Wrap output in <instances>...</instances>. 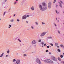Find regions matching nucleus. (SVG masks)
<instances>
[{
  "instance_id": "1",
  "label": "nucleus",
  "mask_w": 64,
  "mask_h": 64,
  "mask_svg": "<svg viewBox=\"0 0 64 64\" xmlns=\"http://www.w3.org/2000/svg\"><path fill=\"white\" fill-rule=\"evenodd\" d=\"M39 8L40 10L44 11L47 9V6L45 3H42L39 5Z\"/></svg>"
},
{
  "instance_id": "2",
  "label": "nucleus",
  "mask_w": 64,
  "mask_h": 64,
  "mask_svg": "<svg viewBox=\"0 0 64 64\" xmlns=\"http://www.w3.org/2000/svg\"><path fill=\"white\" fill-rule=\"evenodd\" d=\"M45 63H53V62L51 60L49 59H47L46 60L44 61Z\"/></svg>"
},
{
  "instance_id": "3",
  "label": "nucleus",
  "mask_w": 64,
  "mask_h": 64,
  "mask_svg": "<svg viewBox=\"0 0 64 64\" xmlns=\"http://www.w3.org/2000/svg\"><path fill=\"white\" fill-rule=\"evenodd\" d=\"M46 32H43L41 34L40 36L41 37H43L44 36L45 34H46Z\"/></svg>"
},
{
  "instance_id": "4",
  "label": "nucleus",
  "mask_w": 64,
  "mask_h": 64,
  "mask_svg": "<svg viewBox=\"0 0 64 64\" xmlns=\"http://www.w3.org/2000/svg\"><path fill=\"white\" fill-rule=\"evenodd\" d=\"M36 61L37 63H39V64H41V62L39 59L37 58L36 59Z\"/></svg>"
},
{
  "instance_id": "5",
  "label": "nucleus",
  "mask_w": 64,
  "mask_h": 64,
  "mask_svg": "<svg viewBox=\"0 0 64 64\" xmlns=\"http://www.w3.org/2000/svg\"><path fill=\"white\" fill-rule=\"evenodd\" d=\"M27 18L26 16L24 15L22 16V19H26Z\"/></svg>"
},
{
  "instance_id": "6",
  "label": "nucleus",
  "mask_w": 64,
  "mask_h": 64,
  "mask_svg": "<svg viewBox=\"0 0 64 64\" xmlns=\"http://www.w3.org/2000/svg\"><path fill=\"white\" fill-rule=\"evenodd\" d=\"M52 59L54 60V61H57V59L56 58H55L54 57H53L52 58Z\"/></svg>"
},
{
  "instance_id": "7",
  "label": "nucleus",
  "mask_w": 64,
  "mask_h": 64,
  "mask_svg": "<svg viewBox=\"0 0 64 64\" xmlns=\"http://www.w3.org/2000/svg\"><path fill=\"white\" fill-rule=\"evenodd\" d=\"M32 43L33 44H36V42L35 40H33L32 42Z\"/></svg>"
},
{
  "instance_id": "8",
  "label": "nucleus",
  "mask_w": 64,
  "mask_h": 64,
  "mask_svg": "<svg viewBox=\"0 0 64 64\" xmlns=\"http://www.w3.org/2000/svg\"><path fill=\"white\" fill-rule=\"evenodd\" d=\"M31 9L32 10V11L34 10V9H35L34 7L32 6L31 8Z\"/></svg>"
},
{
  "instance_id": "9",
  "label": "nucleus",
  "mask_w": 64,
  "mask_h": 64,
  "mask_svg": "<svg viewBox=\"0 0 64 64\" xmlns=\"http://www.w3.org/2000/svg\"><path fill=\"white\" fill-rule=\"evenodd\" d=\"M20 61L19 60H18L16 62V63L18 64L20 63Z\"/></svg>"
},
{
  "instance_id": "10",
  "label": "nucleus",
  "mask_w": 64,
  "mask_h": 64,
  "mask_svg": "<svg viewBox=\"0 0 64 64\" xmlns=\"http://www.w3.org/2000/svg\"><path fill=\"white\" fill-rule=\"evenodd\" d=\"M58 45V44L57 43H55V46H57Z\"/></svg>"
},
{
  "instance_id": "11",
  "label": "nucleus",
  "mask_w": 64,
  "mask_h": 64,
  "mask_svg": "<svg viewBox=\"0 0 64 64\" xmlns=\"http://www.w3.org/2000/svg\"><path fill=\"white\" fill-rule=\"evenodd\" d=\"M51 5V2H49L48 4V6H50Z\"/></svg>"
},
{
  "instance_id": "12",
  "label": "nucleus",
  "mask_w": 64,
  "mask_h": 64,
  "mask_svg": "<svg viewBox=\"0 0 64 64\" xmlns=\"http://www.w3.org/2000/svg\"><path fill=\"white\" fill-rule=\"evenodd\" d=\"M10 22H14V19H12V20H10Z\"/></svg>"
},
{
  "instance_id": "13",
  "label": "nucleus",
  "mask_w": 64,
  "mask_h": 64,
  "mask_svg": "<svg viewBox=\"0 0 64 64\" xmlns=\"http://www.w3.org/2000/svg\"><path fill=\"white\" fill-rule=\"evenodd\" d=\"M7 52L8 53H9V52H10V50H8V51H7Z\"/></svg>"
},
{
  "instance_id": "14",
  "label": "nucleus",
  "mask_w": 64,
  "mask_h": 64,
  "mask_svg": "<svg viewBox=\"0 0 64 64\" xmlns=\"http://www.w3.org/2000/svg\"><path fill=\"white\" fill-rule=\"evenodd\" d=\"M49 8H51V5L48 6Z\"/></svg>"
},
{
  "instance_id": "15",
  "label": "nucleus",
  "mask_w": 64,
  "mask_h": 64,
  "mask_svg": "<svg viewBox=\"0 0 64 64\" xmlns=\"http://www.w3.org/2000/svg\"><path fill=\"white\" fill-rule=\"evenodd\" d=\"M58 52H61V50H60V49H58Z\"/></svg>"
},
{
  "instance_id": "16",
  "label": "nucleus",
  "mask_w": 64,
  "mask_h": 64,
  "mask_svg": "<svg viewBox=\"0 0 64 64\" xmlns=\"http://www.w3.org/2000/svg\"><path fill=\"white\" fill-rule=\"evenodd\" d=\"M60 6L61 8H62V4H60Z\"/></svg>"
},
{
  "instance_id": "17",
  "label": "nucleus",
  "mask_w": 64,
  "mask_h": 64,
  "mask_svg": "<svg viewBox=\"0 0 64 64\" xmlns=\"http://www.w3.org/2000/svg\"><path fill=\"white\" fill-rule=\"evenodd\" d=\"M60 47H62H62H63V46H64L63 45V44H61L60 45Z\"/></svg>"
},
{
  "instance_id": "18",
  "label": "nucleus",
  "mask_w": 64,
  "mask_h": 64,
  "mask_svg": "<svg viewBox=\"0 0 64 64\" xmlns=\"http://www.w3.org/2000/svg\"><path fill=\"white\" fill-rule=\"evenodd\" d=\"M58 60H59L60 61V60H61V59H60V58H58Z\"/></svg>"
},
{
  "instance_id": "19",
  "label": "nucleus",
  "mask_w": 64,
  "mask_h": 64,
  "mask_svg": "<svg viewBox=\"0 0 64 64\" xmlns=\"http://www.w3.org/2000/svg\"><path fill=\"white\" fill-rule=\"evenodd\" d=\"M35 23L37 25H38V22H36Z\"/></svg>"
},
{
  "instance_id": "20",
  "label": "nucleus",
  "mask_w": 64,
  "mask_h": 64,
  "mask_svg": "<svg viewBox=\"0 0 64 64\" xmlns=\"http://www.w3.org/2000/svg\"><path fill=\"white\" fill-rule=\"evenodd\" d=\"M12 61L13 62H15V61H16V60H15V59L13 60Z\"/></svg>"
},
{
  "instance_id": "21",
  "label": "nucleus",
  "mask_w": 64,
  "mask_h": 64,
  "mask_svg": "<svg viewBox=\"0 0 64 64\" xmlns=\"http://www.w3.org/2000/svg\"><path fill=\"white\" fill-rule=\"evenodd\" d=\"M56 0H54V3H55V2H56Z\"/></svg>"
},
{
  "instance_id": "22",
  "label": "nucleus",
  "mask_w": 64,
  "mask_h": 64,
  "mask_svg": "<svg viewBox=\"0 0 64 64\" xmlns=\"http://www.w3.org/2000/svg\"><path fill=\"white\" fill-rule=\"evenodd\" d=\"M40 44H42V45H44V42H42L40 43Z\"/></svg>"
},
{
  "instance_id": "23",
  "label": "nucleus",
  "mask_w": 64,
  "mask_h": 64,
  "mask_svg": "<svg viewBox=\"0 0 64 64\" xmlns=\"http://www.w3.org/2000/svg\"><path fill=\"white\" fill-rule=\"evenodd\" d=\"M16 21H17L18 22H19V21H20V20L17 19L16 20Z\"/></svg>"
},
{
  "instance_id": "24",
  "label": "nucleus",
  "mask_w": 64,
  "mask_h": 64,
  "mask_svg": "<svg viewBox=\"0 0 64 64\" xmlns=\"http://www.w3.org/2000/svg\"><path fill=\"white\" fill-rule=\"evenodd\" d=\"M54 25L56 26H57V25H56V24H55V23H54Z\"/></svg>"
},
{
  "instance_id": "25",
  "label": "nucleus",
  "mask_w": 64,
  "mask_h": 64,
  "mask_svg": "<svg viewBox=\"0 0 64 64\" xmlns=\"http://www.w3.org/2000/svg\"><path fill=\"white\" fill-rule=\"evenodd\" d=\"M58 31L59 34H60V31L59 30H58Z\"/></svg>"
},
{
  "instance_id": "26",
  "label": "nucleus",
  "mask_w": 64,
  "mask_h": 64,
  "mask_svg": "<svg viewBox=\"0 0 64 64\" xmlns=\"http://www.w3.org/2000/svg\"><path fill=\"white\" fill-rule=\"evenodd\" d=\"M3 54H2L1 56H0V57H2L3 56Z\"/></svg>"
},
{
  "instance_id": "27",
  "label": "nucleus",
  "mask_w": 64,
  "mask_h": 64,
  "mask_svg": "<svg viewBox=\"0 0 64 64\" xmlns=\"http://www.w3.org/2000/svg\"><path fill=\"white\" fill-rule=\"evenodd\" d=\"M24 57H25V56H27V54H24Z\"/></svg>"
},
{
  "instance_id": "28",
  "label": "nucleus",
  "mask_w": 64,
  "mask_h": 64,
  "mask_svg": "<svg viewBox=\"0 0 64 64\" xmlns=\"http://www.w3.org/2000/svg\"><path fill=\"white\" fill-rule=\"evenodd\" d=\"M41 40H38V42H41Z\"/></svg>"
},
{
  "instance_id": "29",
  "label": "nucleus",
  "mask_w": 64,
  "mask_h": 64,
  "mask_svg": "<svg viewBox=\"0 0 64 64\" xmlns=\"http://www.w3.org/2000/svg\"><path fill=\"white\" fill-rule=\"evenodd\" d=\"M18 40L19 41V42H21V41L20 40V39H18Z\"/></svg>"
},
{
  "instance_id": "30",
  "label": "nucleus",
  "mask_w": 64,
  "mask_h": 64,
  "mask_svg": "<svg viewBox=\"0 0 64 64\" xmlns=\"http://www.w3.org/2000/svg\"><path fill=\"white\" fill-rule=\"evenodd\" d=\"M31 28L32 29H34V27L32 26H31Z\"/></svg>"
},
{
  "instance_id": "31",
  "label": "nucleus",
  "mask_w": 64,
  "mask_h": 64,
  "mask_svg": "<svg viewBox=\"0 0 64 64\" xmlns=\"http://www.w3.org/2000/svg\"><path fill=\"white\" fill-rule=\"evenodd\" d=\"M50 44V45H51V46H53V44Z\"/></svg>"
},
{
  "instance_id": "32",
  "label": "nucleus",
  "mask_w": 64,
  "mask_h": 64,
  "mask_svg": "<svg viewBox=\"0 0 64 64\" xmlns=\"http://www.w3.org/2000/svg\"><path fill=\"white\" fill-rule=\"evenodd\" d=\"M60 56L61 58H63V55H61Z\"/></svg>"
},
{
  "instance_id": "33",
  "label": "nucleus",
  "mask_w": 64,
  "mask_h": 64,
  "mask_svg": "<svg viewBox=\"0 0 64 64\" xmlns=\"http://www.w3.org/2000/svg\"><path fill=\"white\" fill-rule=\"evenodd\" d=\"M42 24H45V23L43 22H42Z\"/></svg>"
},
{
  "instance_id": "34",
  "label": "nucleus",
  "mask_w": 64,
  "mask_h": 64,
  "mask_svg": "<svg viewBox=\"0 0 64 64\" xmlns=\"http://www.w3.org/2000/svg\"><path fill=\"white\" fill-rule=\"evenodd\" d=\"M60 3H62V4L63 3V2H62V1H60Z\"/></svg>"
},
{
  "instance_id": "35",
  "label": "nucleus",
  "mask_w": 64,
  "mask_h": 64,
  "mask_svg": "<svg viewBox=\"0 0 64 64\" xmlns=\"http://www.w3.org/2000/svg\"><path fill=\"white\" fill-rule=\"evenodd\" d=\"M46 44H44V46H46Z\"/></svg>"
},
{
  "instance_id": "36",
  "label": "nucleus",
  "mask_w": 64,
  "mask_h": 64,
  "mask_svg": "<svg viewBox=\"0 0 64 64\" xmlns=\"http://www.w3.org/2000/svg\"><path fill=\"white\" fill-rule=\"evenodd\" d=\"M9 27H12L11 24H10L9 25Z\"/></svg>"
},
{
  "instance_id": "37",
  "label": "nucleus",
  "mask_w": 64,
  "mask_h": 64,
  "mask_svg": "<svg viewBox=\"0 0 64 64\" xmlns=\"http://www.w3.org/2000/svg\"><path fill=\"white\" fill-rule=\"evenodd\" d=\"M6 12H4V16L5 15V13H6Z\"/></svg>"
},
{
  "instance_id": "38",
  "label": "nucleus",
  "mask_w": 64,
  "mask_h": 64,
  "mask_svg": "<svg viewBox=\"0 0 64 64\" xmlns=\"http://www.w3.org/2000/svg\"><path fill=\"white\" fill-rule=\"evenodd\" d=\"M48 51V50H46V52H47Z\"/></svg>"
},
{
  "instance_id": "39",
  "label": "nucleus",
  "mask_w": 64,
  "mask_h": 64,
  "mask_svg": "<svg viewBox=\"0 0 64 64\" xmlns=\"http://www.w3.org/2000/svg\"><path fill=\"white\" fill-rule=\"evenodd\" d=\"M16 2H15L14 3V5H15V4H16Z\"/></svg>"
},
{
  "instance_id": "40",
  "label": "nucleus",
  "mask_w": 64,
  "mask_h": 64,
  "mask_svg": "<svg viewBox=\"0 0 64 64\" xmlns=\"http://www.w3.org/2000/svg\"><path fill=\"white\" fill-rule=\"evenodd\" d=\"M47 37V38H48V39H50V37Z\"/></svg>"
},
{
  "instance_id": "41",
  "label": "nucleus",
  "mask_w": 64,
  "mask_h": 64,
  "mask_svg": "<svg viewBox=\"0 0 64 64\" xmlns=\"http://www.w3.org/2000/svg\"><path fill=\"white\" fill-rule=\"evenodd\" d=\"M56 13H57V14H58V12H57V11L56 10Z\"/></svg>"
},
{
  "instance_id": "42",
  "label": "nucleus",
  "mask_w": 64,
  "mask_h": 64,
  "mask_svg": "<svg viewBox=\"0 0 64 64\" xmlns=\"http://www.w3.org/2000/svg\"><path fill=\"white\" fill-rule=\"evenodd\" d=\"M27 17H29V15H28L27 16Z\"/></svg>"
},
{
  "instance_id": "43",
  "label": "nucleus",
  "mask_w": 64,
  "mask_h": 64,
  "mask_svg": "<svg viewBox=\"0 0 64 64\" xmlns=\"http://www.w3.org/2000/svg\"><path fill=\"white\" fill-rule=\"evenodd\" d=\"M47 48H49V46H47Z\"/></svg>"
},
{
  "instance_id": "44",
  "label": "nucleus",
  "mask_w": 64,
  "mask_h": 64,
  "mask_svg": "<svg viewBox=\"0 0 64 64\" xmlns=\"http://www.w3.org/2000/svg\"><path fill=\"white\" fill-rule=\"evenodd\" d=\"M50 38H52V36H50Z\"/></svg>"
},
{
  "instance_id": "45",
  "label": "nucleus",
  "mask_w": 64,
  "mask_h": 64,
  "mask_svg": "<svg viewBox=\"0 0 64 64\" xmlns=\"http://www.w3.org/2000/svg\"><path fill=\"white\" fill-rule=\"evenodd\" d=\"M62 63H63V64H64V62L63 61H62Z\"/></svg>"
},
{
  "instance_id": "46",
  "label": "nucleus",
  "mask_w": 64,
  "mask_h": 64,
  "mask_svg": "<svg viewBox=\"0 0 64 64\" xmlns=\"http://www.w3.org/2000/svg\"><path fill=\"white\" fill-rule=\"evenodd\" d=\"M60 47V46H57L58 48H59Z\"/></svg>"
},
{
  "instance_id": "47",
  "label": "nucleus",
  "mask_w": 64,
  "mask_h": 64,
  "mask_svg": "<svg viewBox=\"0 0 64 64\" xmlns=\"http://www.w3.org/2000/svg\"><path fill=\"white\" fill-rule=\"evenodd\" d=\"M49 54H51V52H49Z\"/></svg>"
},
{
  "instance_id": "48",
  "label": "nucleus",
  "mask_w": 64,
  "mask_h": 64,
  "mask_svg": "<svg viewBox=\"0 0 64 64\" xmlns=\"http://www.w3.org/2000/svg\"><path fill=\"white\" fill-rule=\"evenodd\" d=\"M8 55H6V57H8Z\"/></svg>"
},
{
  "instance_id": "49",
  "label": "nucleus",
  "mask_w": 64,
  "mask_h": 64,
  "mask_svg": "<svg viewBox=\"0 0 64 64\" xmlns=\"http://www.w3.org/2000/svg\"><path fill=\"white\" fill-rule=\"evenodd\" d=\"M26 23H28V21H26Z\"/></svg>"
},
{
  "instance_id": "50",
  "label": "nucleus",
  "mask_w": 64,
  "mask_h": 64,
  "mask_svg": "<svg viewBox=\"0 0 64 64\" xmlns=\"http://www.w3.org/2000/svg\"><path fill=\"white\" fill-rule=\"evenodd\" d=\"M59 3L60 4H61V3H60V2H59Z\"/></svg>"
},
{
  "instance_id": "51",
  "label": "nucleus",
  "mask_w": 64,
  "mask_h": 64,
  "mask_svg": "<svg viewBox=\"0 0 64 64\" xmlns=\"http://www.w3.org/2000/svg\"><path fill=\"white\" fill-rule=\"evenodd\" d=\"M7 0H5V2H6V1H7Z\"/></svg>"
},
{
  "instance_id": "52",
  "label": "nucleus",
  "mask_w": 64,
  "mask_h": 64,
  "mask_svg": "<svg viewBox=\"0 0 64 64\" xmlns=\"http://www.w3.org/2000/svg\"><path fill=\"white\" fill-rule=\"evenodd\" d=\"M14 16H15V15H16L14 14Z\"/></svg>"
},
{
  "instance_id": "53",
  "label": "nucleus",
  "mask_w": 64,
  "mask_h": 64,
  "mask_svg": "<svg viewBox=\"0 0 64 64\" xmlns=\"http://www.w3.org/2000/svg\"><path fill=\"white\" fill-rule=\"evenodd\" d=\"M62 48H64V46H63Z\"/></svg>"
},
{
  "instance_id": "54",
  "label": "nucleus",
  "mask_w": 64,
  "mask_h": 64,
  "mask_svg": "<svg viewBox=\"0 0 64 64\" xmlns=\"http://www.w3.org/2000/svg\"><path fill=\"white\" fill-rule=\"evenodd\" d=\"M8 28H10V26H9Z\"/></svg>"
},
{
  "instance_id": "55",
  "label": "nucleus",
  "mask_w": 64,
  "mask_h": 64,
  "mask_svg": "<svg viewBox=\"0 0 64 64\" xmlns=\"http://www.w3.org/2000/svg\"><path fill=\"white\" fill-rule=\"evenodd\" d=\"M56 20H57V18H56Z\"/></svg>"
},
{
  "instance_id": "56",
  "label": "nucleus",
  "mask_w": 64,
  "mask_h": 64,
  "mask_svg": "<svg viewBox=\"0 0 64 64\" xmlns=\"http://www.w3.org/2000/svg\"><path fill=\"white\" fill-rule=\"evenodd\" d=\"M63 55H64V53L63 54Z\"/></svg>"
},
{
  "instance_id": "57",
  "label": "nucleus",
  "mask_w": 64,
  "mask_h": 64,
  "mask_svg": "<svg viewBox=\"0 0 64 64\" xmlns=\"http://www.w3.org/2000/svg\"><path fill=\"white\" fill-rule=\"evenodd\" d=\"M42 46V47H43L44 46Z\"/></svg>"
},
{
  "instance_id": "58",
  "label": "nucleus",
  "mask_w": 64,
  "mask_h": 64,
  "mask_svg": "<svg viewBox=\"0 0 64 64\" xmlns=\"http://www.w3.org/2000/svg\"><path fill=\"white\" fill-rule=\"evenodd\" d=\"M16 1H18V0H16Z\"/></svg>"
},
{
  "instance_id": "59",
  "label": "nucleus",
  "mask_w": 64,
  "mask_h": 64,
  "mask_svg": "<svg viewBox=\"0 0 64 64\" xmlns=\"http://www.w3.org/2000/svg\"><path fill=\"white\" fill-rule=\"evenodd\" d=\"M58 14H59V12H58Z\"/></svg>"
},
{
  "instance_id": "60",
  "label": "nucleus",
  "mask_w": 64,
  "mask_h": 64,
  "mask_svg": "<svg viewBox=\"0 0 64 64\" xmlns=\"http://www.w3.org/2000/svg\"><path fill=\"white\" fill-rule=\"evenodd\" d=\"M34 46H36V45H34Z\"/></svg>"
},
{
  "instance_id": "61",
  "label": "nucleus",
  "mask_w": 64,
  "mask_h": 64,
  "mask_svg": "<svg viewBox=\"0 0 64 64\" xmlns=\"http://www.w3.org/2000/svg\"><path fill=\"white\" fill-rule=\"evenodd\" d=\"M63 12L64 14V12Z\"/></svg>"
},
{
  "instance_id": "62",
  "label": "nucleus",
  "mask_w": 64,
  "mask_h": 64,
  "mask_svg": "<svg viewBox=\"0 0 64 64\" xmlns=\"http://www.w3.org/2000/svg\"><path fill=\"white\" fill-rule=\"evenodd\" d=\"M58 22H59V20H58Z\"/></svg>"
},
{
  "instance_id": "63",
  "label": "nucleus",
  "mask_w": 64,
  "mask_h": 64,
  "mask_svg": "<svg viewBox=\"0 0 64 64\" xmlns=\"http://www.w3.org/2000/svg\"><path fill=\"white\" fill-rule=\"evenodd\" d=\"M2 54H4V53H2Z\"/></svg>"
},
{
  "instance_id": "64",
  "label": "nucleus",
  "mask_w": 64,
  "mask_h": 64,
  "mask_svg": "<svg viewBox=\"0 0 64 64\" xmlns=\"http://www.w3.org/2000/svg\"><path fill=\"white\" fill-rule=\"evenodd\" d=\"M0 20H1V19L0 18Z\"/></svg>"
}]
</instances>
